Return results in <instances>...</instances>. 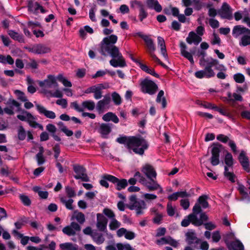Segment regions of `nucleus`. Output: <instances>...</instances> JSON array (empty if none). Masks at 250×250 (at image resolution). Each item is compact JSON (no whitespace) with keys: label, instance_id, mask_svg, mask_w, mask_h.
<instances>
[{"label":"nucleus","instance_id":"f257e3e1","mask_svg":"<svg viewBox=\"0 0 250 250\" xmlns=\"http://www.w3.org/2000/svg\"><path fill=\"white\" fill-rule=\"evenodd\" d=\"M116 141L120 144L125 145L128 150L141 156L149 147L148 142L140 135L122 136L117 138Z\"/></svg>","mask_w":250,"mask_h":250},{"label":"nucleus","instance_id":"f03ea898","mask_svg":"<svg viewBox=\"0 0 250 250\" xmlns=\"http://www.w3.org/2000/svg\"><path fill=\"white\" fill-rule=\"evenodd\" d=\"M197 56L201 57L199 61L200 65L202 66H205V68L203 70L196 71L194 74L195 76L200 79L204 78L209 79L214 77L215 73L212 67L218 64V60L211 57L206 59L207 53L204 50L199 51Z\"/></svg>","mask_w":250,"mask_h":250},{"label":"nucleus","instance_id":"7ed1b4c3","mask_svg":"<svg viewBox=\"0 0 250 250\" xmlns=\"http://www.w3.org/2000/svg\"><path fill=\"white\" fill-rule=\"evenodd\" d=\"M232 35L236 39L240 38V46L245 47L250 45V29L242 25H237L233 27Z\"/></svg>","mask_w":250,"mask_h":250},{"label":"nucleus","instance_id":"20e7f679","mask_svg":"<svg viewBox=\"0 0 250 250\" xmlns=\"http://www.w3.org/2000/svg\"><path fill=\"white\" fill-rule=\"evenodd\" d=\"M141 171L149 180V184H147V189L149 191H154L158 189L160 185L156 180L157 172L154 167L149 164H146L142 168Z\"/></svg>","mask_w":250,"mask_h":250},{"label":"nucleus","instance_id":"39448f33","mask_svg":"<svg viewBox=\"0 0 250 250\" xmlns=\"http://www.w3.org/2000/svg\"><path fill=\"white\" fill-rule=\"evenodd\" d=\"M141 91L149 95L154 94L158 89L157 84L152 81L145 78L140 84Z\"/></svg>","mask_w":250,"mask_h":250},{"label":"nucleus","instance_id":"423d86ee","mask_svg":"<svg viewBox=\"0 0 250 250\" xmlns=\"http://www.w3.org/2000/svg\"><path fill=\"white\" fill-rule=\"evenodd\" d=\"M222 145L218 143H213L211 150V157L210 159V163L213 166H216L220 163V153L222 148Z\"/></svg>","mask_w":250,"mask_h":250},{"label":"nucleus","instance_id":"0eeeda50","mask_svg":"<svg viewBox=\"0 0 250 250\" xmlns=\"http://www.w3.org/2000/svg\"><path fill=\"white\" fill-rule=\"evenodd\" d=\"M186 242L188 246H192L194 249H199L198 245L201 242V240L197 238L194 230L190 229L186 234Z\"/></svg>","mask_w":250,"mask_h":250},{"label":"nucleus","instance_id":"6e6552de","mask_svg":"<svg viewBox=\"0 0 250 250\" xmlns=\"http://www.w3.org/2000/svg\"><path fill=\"white\" fill-rule=\"evenodd\" d=\"M73 170L77 174L74 176L76 179H81L82 181L88 182L89 178L86 174V169L83 166L75 165L73 166Z\"/></svg>","mask_w":250,"mask_h":250},{"label":"nucleus","instance_id":"1a4fd4ad","mask_svg":"<svg viewBox=\"0 0 250 250\" xmlns=\"http://www.w3.org/2000/svg\"><path fill=\"white\" fill-rule=\"evenodd\" d=\"M218 15L223 19L231 20L233 18L232 8L227 2H224L218 10Z\"/></svg>","mask_w":250,"mask_h":250},{"label":"nucleus","instance_id":"9d476101","mask_svg":"<svg viewBox=\"0 0 250 250\" xmlns=\"http://www.w3.org/2000/svg\"><path fill=\"white\" fill-rule=\"evenodd\" d=\"M99 52L104 56L109 54L113 58V59H115L120 56L121 55H122L120 52L119 48L115 45L103 47V48L100 49Z\"/></svg>","mask_w":250,"mask_h":250},{"label":"nucleus","instance_id":"9b49d317","mask_svg":"<svg viewBox=\"0 0 250 250\" xmlns=\"http://www.w3.org/2000/svg\"><path fill=\"white\" fill-rule=\"evenodd\" d=\"M47 79H45L42 81H39V85L41 87H47L51 88L52 87H58V84L56 81L57 77L56 78L54 75H47Z\"/></svg>","mask_w":250,"mask_h":250},{"label":"nucleus","instance_id":"f8f14e48","mask_svg":"<svg viewBox=\"0 0 250 250\" xmlns=\"http://www.w3.org/2000/svg\"><path fill=\"white\" fill-rule=\"evenodd\" d=\"M136 35L142 38L146 44L149 54L154 53L156 50V47L153 41L147 35H143L141 32L136 33Z\"/></svg>","mask_w":250,"mask_h":250},{"label":"nucleus","instance_id":"ddd939ff","mask_svg":"<svg viewBox=\"0 0 250 250\" xmlns=\"http://www.w3.org/2000/svg\"><path fill=\"white\" fill-rule=\"evenodd\" d=\"M117 36L113 34L104 38L100 43V48L106 47V46L114 45V44L117 42Z\"/></svg>","mask_w":250,"mask_h":250},{"label":"nucleus","instance_id":"4468645a","mask_svg":"<svg viewBox=\"0 0 250 250\" xmlns=\"http://www.w3.org/2000/svg\"><path fill=\"white\" fill-rule=\"evenodd\" d=\"M112 179V184L115 185L116 189L118 191L125 188L128 185L127 181L125 179H119L113 175Z\"/></svg>","mask_w":250,"mask_h":250},{"label":"nucleus","instance_id":"2eb2a0df","mask_svg":"<svg viewBox=\"0 0 250 250\" xmlns=\"http://www.w3.org/2000/svg\"><path fill=\"white\" fill-rule=\"evenodd\" d=\"M238 158L243 169L247 172H249L250 163L249 158L246 156V153L244 150L241 151Z\"/></svg>","mask_w":250,"mask_h":250},{"label":"nucleus","instance_id":"dca6fc26","mask_svg":"<svg viewBox=\"0 0 250 250\" xmlns=\"http://www.w3.org/2000/svg\"><path fill=\"white\" fill-rule=\"evenodd\" d=\"M36 107L40 114L44 115L46 118L54 119L56 118V114L52 111L47 110L42 105L38 104H36Z\"/></svg>","mask_w":250,"mask_h":250},{"label":"nucleus","instance_id":"f3484780","mask_svg":"<svg viewBox=\"0 0 250 250\" xmlns=\"http://www.w3.org/2000/svg\"><path fill=\"white\" fill-rule=\"evenodd\" d=\"M111 124L102 123L99 129V132L101 134L102 138H107V135L112 130Z\"/></svg>","mask_w":250,"mask_h":250},{"label":"nucleus","instance_id":"a211bd4d","mask_svg":"<svg viewBox=\"0 0 250 250\" xmlns=\"http://www.w3.org/2000/svg\"><path fill=\"white\" fill-rule=\"evenodd\" d=\"M180 47L182 56L187 59L190 62L191 64H193L194 62L193 56L191 53H189L188 51H186L187 46L185 43L183 41L180 42Z\"/></svg>","mask_w":250,"mask_h":250},{"label":"nucleus","instance_id":"6ab92c4d","mask_svg":"<svg viewBox=\"0 0 250 250\" xmlns=\"http://www.w3.org/2000/svg\"><path fill=\"white\" fill-rule=\"evenodd\" d=\"M201 41L202 38L196 34L194 31L190 32L186 38V42L189 44L194 43L195 45H198Z\"/></svg>","mask_w":250,"mask_h":250},{"label":"nucleus","instance_id":"aec40b11","mask_svg":"<svg viewBox=\"0 0 250 250\" xmlns=\"http://www.w3.org/2000/svg\"><path fill=\"white\" fill-rule=\"evenodd\" d=\"M156 243L159 245L169 244L174 248H176L177 247V242L170 236H168L167 237H162L160 239L157 240Z\"/></svg>","mask_w":250,"mask_h":250},{"label":"nucleus","instance_id":"412c9836","mask_svg":"<svg viewBox=\"0 0 250 250\" xmlns=\"http://www.w3.org/2000/svg\"><path fill=\"white\" fill-rule=\"evenodd\" d=\"M117 59H112L109 61L110 64L114 67H124L126 66L125 61L122 55L117 58Z\"/></svg>","mask_w":250,"mask_h":250},{"label":"nucleus","instance_id":"4be33fe9","mask_svg":"<svg viewBox=\"0 0 250 250\" xmlns=\"http://www.w3.org/2000/svg\"><path fill=\"white\" fill-rule=\"evenodd\" d=\"M102 179L100 180L99 183L101 186L106 188H109V184L108 181L112 183L113 175L104 174L102 176Z\"/></svg>","mask_w":250,"mask_h":250},{"label":"nucleus","instance_id":"5701e85b","mask_svg":"<svg viewBox=\"0 0 250 250\" xmlns=\"http://www.w3.org/2000/svg\"><path fill=\"white\" fill-rule=\"evenodd\" d=\"M41 5L38 2H33L32 0H28L27 1L28 11L30 12L36 14L37 11L40 10Z\"/></svg>","mask_w":250,"mask_h":250},{"label":"nucleus","instance_id":"b1692460","mask_svg":"<svg viewBox=\"0 0 250 250\" xmlns=\"http://www.w3.org/2000/svg\"><path fill=\"white\" fill-rule=\"evenodd\" d=\"M227 247L229 250H244V246L243 244L238 239L231 241V243Z\"/></svg>","mask_w":250,"mask_h":250},{"label":"nucleus","instance_id":"393cba45","mask_svg":"<svg viewBox=\"0 0 250 250\" xmlns=\"http://www.w3.org/2000/svg\"><path fill=\"white\" fill-rule=\"evenodd\" d=\"M102 119L104 121H112L115 124H117L119 122V119L117 115L115 113L111 112H107L104 115Z\"/></svg>","mask_w":250,"mask_h":250},{"label":"nucleus","instance_id":"a878e982","mask_svg":"<svg viewBox=\"0 0 250 250\" xmlns=\"http://www.w3.org/2000/svg\"><path fill=\"white\" fill-rule=\"evenodd\" d=\"M147 7L150 9H154L157 12H160L162 10V6L157 0L146 1Z\"/></svg>","mask_w":250,"mask_h":250},{"label":"nucleus","instance_id":"bb28decb","mask_svg":"<svg viewBox=\"0 0 250 250\" xmlns=\"http://www.w3.org/2000/svg\"><path fill=\"white\" fill-rule=\"evenodd\" d=\"M196 219V217L193 214H189L182 221L181 225L184 227L188 226L190 223L194 225Z\"/></svg>","mask_w":250,"mask_h":250},{"label":"nucleus","instance_id":"cd10ccee","mask_svg":"<svg viewBox=\"0 0 250 250\" xmlns=\"http://www.w3.org/2000/svg\"><path fill=\"white\" fill-rule=\"evenodd\" d=\"M8 35L12 39L18 41L19 42L22 43L24 42L23 36L22 34H19L14 30H9L8 31Z\"/></svg>","mask_w":250,"mask_h":250},{"label":"nucleus","instance_id":"c85d7f7f","mask_svg":"<svg viewBox=\"0 0 250 250\" xmlns=\"http://www.w3.org/2000/svg\"><path fill=\"white\" fill-rule=\"evenodd\" d=\"M139 67L143 71L157 78H159L160 77L159 75L155 71V70L153 68H150L148 66H147L145 64H144L143 63L142 64H140V66Z\"/></svg>","mask_w":250,"mask_h":250},{"label":"nucleus","instance_id":"c756f323","mask_svg":"<svg viewBox=\"0 0 250 250\" xmlns=\"http://www.w3.org/2000/svg\"><path fill=\"white\" fill-rule=\"evenodd\" d=\"M136 214L137 215H142L144 213V209L146 208V205L144 200H140L136 204Z\"/></svg>","mask_w":250,"mask_h":250},{"label":"nucleus","instance_id":"7c9ffc66","mask_svg":"<svg viewBox=\"0 0 250 250\" xmlns=\"http://www.w3.org/2000/svg\"><path fill=\"white\" fill-rule=\"evenodd\" d=\"M195 222L194 223V226L199 227L203 224L204 221H207L208 220V216L206 215L205 212H201L200 215V219H198L197 216L196 217Z\"/></svg>","mask_w":250,"mask_h":250},{"label":"nucleus","instance_id":"2f4dec72","mask_svg":"<svg viewBox=\"0 0 250 250\" xmlns=\"http://www.w3.org/2000/svg\"><path fill=\"white\" fill-rule=\"evenodd\" d=\"M60 247L62 250H78V246L73 245L71 243H64L60 245Z\"/></svg>","mask_w":250,"mask_h":250},{"label":"nucleus","instance_id":"473e14b6","mask_svg":"<svg viewBox=\"0 0 250 250\" xmlns=\"http://www.w3.org/2000/svg\"><path fill=\"white\" fill-rule=\"evenodd\" d=\"M82 105L83 109L85 108L90 111L94 110L95 107V104L94 102L92 100H86L83 101L82 103Z\"/></svg>","mask_w":250,"mask_h":250},{"label":"nucleus","instance_id":"72a5a7b5","mask_svg":"<svg viewBox=\"0 0 250 250\" xmlns=\"http://www.w3.org/2000/svg\"><path fill=\"white\" fill-rule=\"evenodd\" d=\"M208 196L206 195H202L200 196L198 199V204H200L204 208H206L208 207L209 204L207 202Z\"/></svg>","mask_w":250,"mask_h":250},{"label":"nucleus","instance_id":"f704fd0d","mask_svg":"<svg viewBox=\"0 0 250 250\" xmlns=\"http://www.w3.org/2000/svg\"><path fill=\"white\" fill-rule=\"evenodd\" d=\"M50 51V49L42 44H37V54H41L47 53Z\"/></svg>","mask_w":250,"mask_h":250},{"label":"nucleus","instance_id":"c9c22d12","mask_svg":"<svg viewBox=\"0 0 250 250\" xmlns=\"http://www.w3.org/2000/svg\"><path fill=\"white\" fill-rule=\"evenodd\" d=\"M57 79L60 82H61L63 85L65 87H70L72 86V83L70 81H68L65 78H64L62 74H59L57 76Z\"/></svg>","mask_w":250,"mask_h":250},{"label":"nucleus","instance_id":"e433bc0d","mask_svg":"<svg viewBox=\"0 0 250 250\" xmlns=\"http://www.w3.org/2000/svg\"><path fill=\"white\" fill-rule=\"evenodd\" d=\"M225 163L227 166L229 167H232L234 164V160L232 154L229 152H227L225 157Z\"/></svg>","mask_w":250,"mask_h":250},{"label":"nucleus","instance_id":"4c0bfd02","mask_svg":"<svg viewBox=\"0 0 250 250\" xmlns=\"http://www.w3.org/2000/svg\"><path fill=\"white\" fill-rule=\"evenodd\" d=\"M134 178H139V182L141 183L142 185L145 186L147 188V184H149L148 181L146 180V179L144 177L142 174L139 171H137L135 172L134 175Z\"/></svg>","mask_w":250,"mask_h":250},{"label":"nucleus","instance_id":"58836bf2","mask_svg":"<svg viewBox=\"0 0 250 250\" xmlns=\"http://www.w3.org/2000/svg\"><path fill=\"white\" fill-rule=\"evenodd\" d=\"M234 238V234L232 232H228L223 236V239L226 246H228Z\"/></svg>","mask_w":250,"mask_h":250},{"label":"nucleus","instance_id":"ea45409f","mask_svg":"<svg viewBox=\"0 0 250 250\" xmlns=\"http://www.w3.org/2000/svg\"><path fill=\"white\" fill-rule=\"evenodd\" d=\"M113 102L116 105H119L122 103V99L120 95L116 92H113L111 94Z\"/></svg>","mask_w":250,"mask_h":250},{"label":"nucleus","instance_id":"a19ab883","mask_svg":"<svg viewBox=\"0 0 250 250\" xmlns=\"http://www.w3.org/2000/svg\"><path fill=\"white\" fill-rule=\"evenodd\" d=\"M19 197L21 202L25 206L29 207L31 205V201L28 196L24 194H20Z\"/></svg>","mask_w":250,"mask_h":250},{"label":"nucleus","instance_id":"79ce46f5","mask_svg":"<svg viewBox=\"0 0 250 250\" xmlns=\"http://www.w3.org/2000/svg\"><path fill=\"white\" fill-rule=\"evenodd\" d=\"M92 237L93 239H95V241L98 244H102L104 241V238L103 234L101 233L94 232L92 234Z\"/></svg>","mask_w":250,"mask_h":250},{"label":"nucleus","instance_id":"37998d69","mask_svg":"<svg viewBox=\"0 0 250 250\" xmlns=\"http://www.w3.org/2000/svg\"><path fill=\"white\" fill-rule=\"evenodd\" d=\"M26 132L23 127L20 126L18 130V138L20 141H23L26 138Z\"/></svg>","mask_w":250,"mask_h":250},{"label":"nucleus","instance_id":"c03bdc74","mask_svg":"<svg viewBox=\"0 0 250 250\" xmlns=\"http://www.w3.org/2000/svg\"><path fill=\"white\" fill-rule=\"evenodd\" d=\"M62 231L63 233L67 235L68 236H74L76 234L75 231H74L70 226H67L63 228Z\"/></svg>","mask_w":250,"mask_h":250},{"label":"nucleus","instance_id":"a18cd8bd","mask_svg":"<svg viewBox=\"0 0 250 250\" xmlns=\"http://www.w3.org/2000/svg\"><path fill=\"white\" fill-rule=\"evenodd\" d=\"M237 184L238 186L237 189L238 190L240 194L245 198L248 197V193L247 191H245V187L243 184L239 182L237 183Z\"/></svg>","mask_w":250,"mask_h":250},{"label":"nucleus","instance_id":"49530a36","mask_svg":"<svg viewBox=\"0 0 250 250\" xmlns=\"http://www.w3.org/2000/svg\"><path fill=\"white\" fill-rule=\"evenodd\" d=\"M61 202L65 205L66 208L72 210L73 209V207H72V203H73L74 201L72 199H69L68 200L66 201L65 200L63 197H62L60 199Z\"/></svg>","mask_w":250,"mask_h":250},{"label":"nucleus","instance_id":"de8ad7c7","mask_svg":"<svg viewBox=\"0 0 250 250\" xmlns=\"http://www.w3.org/2000/svg\"><path fill=\"white\" fill-rule=\"evenodd\" d=\"M233 79L237 83H242L245 82V76L243 74L238 73L233 75Z\"/></svg>","mask_w":250,"mask_h":250},{"label":"nucleus","instance_id":"09e8293b","mask_svg":"<svg viewBox=\"0 0 250 250\" xmlns=\"http://www.w3.org/2000/svg\"><path fill=\"white\" fill-rule=\"evenodd\" d=\"M108 105L102 100L99 101L96 104V109L99 112H102L104 110L105 106Z\"/></svg>","mask_w":250,"mask_h":250},{"label":"nucleus","instance_id":"8fccbe9b","mask_svg":"<svg viewBox=\"0 0 250 250\" xmlns=\"http://www.w3.org/2000/svg\"><path fill=\"white\" fill-rule=\"evenodd\" d=\"M121 224L116 219L113 218L111 221L109 227L111 230H115L120 227Z\"/></svg>","mask_w":250,"mask_h":250},{"label":"nucleus","instance_id":"3c124183","mask_svg":"<svg viewBox=\"0 0 250 250\" xmlns=\"http://www.w3.org/2000/svg\"><path fill=\"white\" fill-rule=\"evenodd\" d=\"M15 93L18 96V99L22 102H26L28 101L27 97L25 96V94L22 91L20 90H16Z\"/></svg>","mask_w":250,"mask_h":250},{"label":"nucleus","instance_id":"603ef678","mask_svg":"<svg viewBox=\"0 0 250 250\" xmlns=\"http://www.w3.org/2000/svg\"><path fill=\"white\" fill-rule=\"evenodd\" d=\"M150 57L152 58V59L159 63L161 66L165 69H168V67L167 65H166L165 63L162 62L155 55V54L153 53L149 55Z\"/></svg>","mask_w":250,"mask_h":250},{"label":"nucleus","instance_id":"864d4df0","mask_svg":"<svg viewBox=\"0 0 250 250\" xmlns=\"http://www.w3.org/2000/svg\"><path fill=\"white\" fill-rule=\"evenodd\" d=\"M150 57L152 58V59L159 63L161 66L165 69H168V67L167 65H166L165 63L162 62L155 55V54L153 53L149 55Z\"/></svg>","mask_w":250,"mask_h":250},{"label":"nucleus","instance_id":"5fc2aeb1","mask_svg":"<svg viewBox=\"0 0 250 250\" xmlns=\"http://www.w3.org/2000/svg\"><path fill=\"white\" fill-rule=\"evenodd\" d=\"M192 213L190 214H193L195 217L197 216V214L201 213L202 209L201 207L198 203H196L192 209Z\"/></svg>","mask_w":250,"mask_h":250},{"label":"nucleus","instance_id":"6e6d98bb","mask_svg":"<svg viewBox=\"0 0 250 250\" xmlns=\"http://www.w3.org/2000/svg\"><path fill=\"white\" fill-rule=\"evenodd\" d=\"M147 13L145 10L144 7H141L139 10V18L141 21L147 18Z\"/></svg>","mask_w":250,"mask_h":250},{"label":"nucleus","instance_id":"4d7b16f0","mask_svg":"<svg viewBox=\"0 0 250 250\" xmlns=\"http://www.w3.org/2000/svg\"><path fill=\"white\" fill-rule=\"evenodd\" d=\"M154 212H156V215L155 217L153 219V222L154 224L159 225L161 223V221L163 218V215L161 214H159L157 212V210H155Z\"/></svg>","mask_w":250,"mask_h":250},{"label":"nucleus","instance_id":"13d9d810","mask_svg":"<svg viewBox=\"0 0 250 250\" xmlns=\"http://www.w3.org/2000/svg\"><path fill=\"white\" fill-rule=\"evenodd\" d=\"M103 212L105 215L109 218H112V219L115 217V214L114 212L108 208H104Z\"/></svg>","mask_w":250,"mask_h":250},{"label":"nucleus","instance_id":"bf43d9fd","mask_svg":"<svg viewBox=\"0 0 250 250\" xmlns=\"http://www.w3.org/2000/svg\"><path fill=\"white\" fill-rule=\"evenodd\" d=\"M94 98L96 100L100 99L102 97V90H101V88L97 87L94 90Z\"/></svg>","mask_w":250,"mask_h":250},{"label":"nucleus","instance_id":"052dcab7","mask_svg":"<svg viewBox=\"0 0 250 250\" xmlns=\"http://www.w3.org/2000/svg\"><path fill=\"white\" fill-rule=\"evenodd\" d=\"M167 213L169 216H173L175 214V209L173 208L171 203L168 202L167 207Z\"/></svg>","mask_w":250,"mask_h":250},{"label":"nucleus","instance_id":"680f3d73","mask_svg":"<svg viewBox=\"0 0 250 250\" xmlns=\"http://www.w3.org/2000/svg\"><path fill=\"white\" fill-rule=\"evenodd\" d=\"M65 191L67 196L69 198L74 197L76 196L75 192L71 187H66L65 188Z\"/></svg>","mask_w":250,"mask_h":250},{"label":"nucleus","instance_id":"e2e57ef3","mask_svg":"<svg viewBox=\"0 0 250 250\" xmlns=\"http://www.w3.org/2000/svg\"><path fill=\"white\" fill-rule=\"evenodd\" d=\"M70 107L74 109L77 112H81L83 111V108L79 105L77 101L72 102L70 104Z\"/></svg>","mask_w":250,"mask_h":250},{"label":"nucleus","instance_id":"0e129e2a","mask_svg":"<svg viewBox=\"0 0 250 250\" xmlns=\"http://www.w3.org/2000/svg\"><path fill=\"white\" fill-rule=\"evenodd\" d=\"M47 93H49L52 97L61 98L63 96L62 93L59 89L56 90L54 93H52L51 91H48Z\"/></svg>","mask_w":250,"mask_h":250},{"label":"nucleus","instance_id":"69168bd1","mask_svg":"<svg viewBox=\"0 0 250 250\" xmlns=\"http://www.w3.org/2000/svg\"><path fill=\"white\" fill-rule=\"evenodd\" d=\"M76 219L79 223L83 224L85 221L84 214L81 212H79L76 216Z\"/></svg>","mask_w":250,"mask_h":250},{"label":"nucleus","instance_id":"338daca9","mask_svg":"<svg viewBox=\"0 0 250 250\" xmlns=\"http://www.w3.org/2000/svg\"><path fill=\"white\" fill-rule=\"evenodd\" d=\"M224 176L231 183H234L235 182L236 177L233 172H230L225 174Z\"/></svg>","mask_w":250,"mask_h":250},{"label":"nucleus","instance_id":"774afa93","mask_svg":"<svg viewBox=\"0 0 250 250\" xmlns=\"http://www.w3.org/2000/svg\"><path fill=\"white\" fill-rule=\"evenodd\" d=\"M212 240L214 242H219L221 239V235L219 231H214L212 235Z\"/></svg>","mask_w":250,"mask_h":250}]
</instances>
